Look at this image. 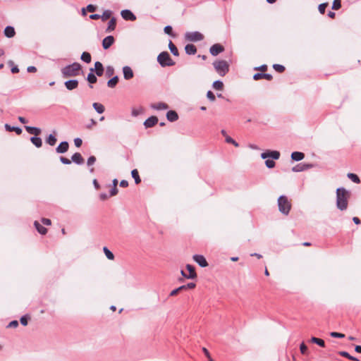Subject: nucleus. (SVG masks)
I'll list each match as a JSON object with an SVG mask.
<instances>
[{
  "mask_svg": "<svg viewBox=\"0 0 361 361\" xmlns=\"http://www.w3.org/2000/svg\"><path fill=\"white\" fill-rule=\"evenodd\" d=\"M338 354L342 356V357H346L348 359H349L350 360H353V361H358V359L350 355L348 352L346 351H339L338 352Z\"/></svg>",
  "mask_w": 361,
  "mask_h": 361,
  "instance_id": "58836bf2",
  "label": "nucleus"
},
{
  "mask_svg": "<svg viewBox=\"0 0 361 361\" xmlns=\"http://www.w3.org/2000/svg\"><path fill=\"white\" fill-rule=\"evenodd\" d=\"M114 42V37L111 35L106 37L103 41L102 45H112Z\"/></svg>",
  "mask_w": 361,
  "mask_h": 361,
  "instance_id": "f704fd0d",
  "label": "nucleus"
},
{
  "mask_svg": "<svg viewBox=\"0 0 361 361\" xmlns=\"http://www.w3.org/2000/svg\"><path fill=\"white\" fill-rule=\"evenodd\" d=\"M185 52L188 54H195L197 51L196 47H185Z\"/></svg>",
  "mask_w": 361,
  "mask_h": 361,
  "instance_id": "c03bdc74",
  "label": "nucleus"
},
{
  "mask_svg": "<svg viewBox=\"0 0 361 361\" xmlns=\"http://www.w3.org/2000/svg\"><path fill=\"white\" fill-rule=\"evenodd\" d=\"M221 134L225 137V140L227 143H229V144H232L235 147H238L239 146V144L235 142L232 137H231L230 136L227 135L226 134V132L225 130H221Z\"/></svg>",
  "mask_w": 361,
  "mask_h": 361,
  "instance_id": "5701e85b",
  "label": "nucleus"
},
{
  "mask_svg": "<svg viewBox=\"0 0 361 361\" xmlns=\"http://www.w3.org/2000/svg\"><path fill=\"white\" fill-rule=\"evenodd\" d=\"M213 64L216 71L221 76H224L229 71V65L226 61H219Z\"/></svg>",
  "mask_w": 361,
  "mask_h": 361,
  "instance_id": "39448f33",
  "label": "nucleus"
},
{
  "mask_svg": "<svg viewBox=\"0 0 361 361\" xmlns=\"http://www.w3.org/2000/svg\"><path fill=\"white\" fill-rule=\"evenodd\" d=\"M60 161H61V163H63V164H71V160L68 159V158L66 157H60Z\"/></svg>",
  "mask_w": 361,
  "mask_h": 361,
  "instance_id": "052dcab7",
  "label": "nucleus"
},
{
  "mask_svg": "<svg viewBox=\"0 0 361 361\" xmlns=\"http://www.w3.org/2000/svg\"><path fill=\"white\" fill-rule=\"evenodd\" d=\"M118 193V188L115 187H113L109 192V196H115Z\"/></svg>",
  "mask_w": 361,
  "mask_h": 361,
  "instance_id": "69168bd1",
  "label": "nucleus"
},
{
  "mask_svg": "<svg viewBox=\"0 0 361 361\" xmlns=\"http://www.w3.org/2000/svg\"><path fill=\"white\" fill-rule=\"evenodd\" d=\"M103 250H104V252L106 257L109 259L112 260L114 259V255L106 247H104Z\"/></svg>",
  "mask_w": 361,
  "mask_h": 361,
  "instance_id": "79ce46f5",
  "label": "nucleus"
},
{
  "mask_svg": "<svg viewBox=\"0 0 361 361\" xmlns=\"http://www.w3.org/2000/svg\"><path fill=\"white\" fill-rule=\"evenodd\" d=\"M305 154L300 152H293L291 154V159L295 161H299L303 159Z\"/></svg>",
  "mask_w": 361,
  "mask_h": 361,
  "instance_id": "b1692460",
  "label": "nucleus"
},
{
  "mask_svg": "<svg viewBox=\"0 0 361 361\" xmlns=\"http://www.w3.org/2000/svg\"><path fill=\"white\" fill-rule=\"evenodd\" d=\"M279 210L285 215H288L291 209V203L285 195H281L278 198Z\"/></svg>",
  "mask_w": 361,
  "mask_h": 361,
  "instance_id": "7ed1b4c3",
  "label": "nucleus"
},
{
  "mask_svg": "<svg viewBox=\"0 0 361 361\" xmlns=\"http://www.w3.org/2000/svg\"><path fill=\"white\" fill-rule=\"evenodd\" d=\"M18 326V322L17 320L11 321L7 326V328H16Z\"/></svg>",
  "mask_w": 361,
  "mask_h": 361,
  "instance_id": "bf43d9fd",
  "label": "nucleus"
},
{
  "mask_svg": "<svg viewBox=\"0 0 361 361\" xmlns=\"http://www.w3.org/2000/svg\"><path fill=\"white\" fill-rule=\"evenodd\" d=\"M86 9L89 12H94L97 10V6L92 4H89Z\"/></svg>",
  "mask_w": 361,
  "mask_h": 361,
  "instance_id": "680f3d73",
  "label": "nucleus"
},
{
  "mask_svg": "<svg viewBox=\"0 0 361 361\" xmlns=\"http://www.w3.org/2000/svg\"><path fill=\"white\" fill-rule=\"evenodd\" d=\"M29 317L27 315L22 316L20 321L22 325L26 326L27 325Z\"/></svg>",
  "mask_w": 361,
  "mask_h": 361,
  "instance_id": "5fc2aeb1",
  "label": "nucleus"
},
{
  "mask_svg": "<svg viewBox=\"0 0 361 361\" xmlns=\"http://www.w3.org/2000/svg\"><path fill=\"white\" fill-rule=\"evenodd\" d=\"M41 221L43 224L47 226H49L51 224V221L49 219L42 218Z\"/></svg>",
  "mask_w": 361,
  "mask_h": 361,
  "instance_id": "774afa93",
  "label": "nucleus"
},
{
  "mask_svg": "<svg viewBox=\"0 0 361 361\" xmlns=\"http://www.w3.org/2000/svg\"><path fill=\"white\" fill-rule=\"evenodd\" d=\"M5 128L8 132H16L17 135H20L22 133V129L19 127L11 126L9 124H5Z\"/></svg>",
  "mask_w": 361,
  "mask_h": 361,
  "instance_id": "bb28decb",
  "label": "nucleus"
},
{
  "mask_svg": "<svg viewBox=\"0 0 361 361\" xmlns=\"http://www.w3.org/2000/svg\"><path fill=\"white\" fill-rule=\"evenodd\" d=\"M312 167V164L300 163V164H297L296 166H295L294 167H293L292 171L293 172H300V171L307 170Z\"/></svg>",
  "mask_w": 361,
  "mask_h": 361,
  "instance_id": "f8f14e48",
  "label": "nucleus"
},
{
  "mask_svg": "<svg viewBox=\"0 0 361 361\" xmlns=\"http://www.w3.org/2000/svg\"><path fill=\"white\" fill-rule=\"evenodd\" d=\"M330 336L333 338H343L345 337V334L338 332H331Z\"/></svg>",
  "mask_w": 361,
  "mask_h": 361,
  "instance_id": "3c124183",
  "label": "nucleus"
},
{
  "mask_svg": "<svg viewBox=\"0 0 361 361\" xmlns=\"http://www.w3.org/2000/svg\"><path fill=\"white\" fill-rule=\"evenodd\" d=\"M183 290V287H178V288L173 290L170 293V296H174V295H177L180 290Z\"/></svg>",
  "mask_w": 361,
  "mask_h": 361,
  "instance_id": "13d9d810",
  "label": "nucleus"
},
{
  "mask_svg": "<svg viewBox=\"0 0 361 361\" xmlns=\"http://www.w3.org/2000/svg\"><path fill=\"white\" fill-rule=\"evenodd\" d=\"M261 157L265 159L268 157H271L273 159H279L280 157V152L278 151H267L261 154Z\"/></svg>",
  "mask_w": 361,
  "mask_h": 361,
  "instance_id": "6e6552de",
  "label": "nucleus"
},
{
  "mask_svg": "<svg viewBox=\"0 0 361 361\" xmlns=\"http://www.w3.org/2000/svg\"><path fill=\"white\" fill-rule=\"evenodd\" d=\"M30 142L37 148L41 147L42 145V140L38 136L31 137Z\"/></svg>",
  "mask_w": 361,
  "mask_h": 361,
  "instance_id": "cd10ccee",
  "label": "nucleus"
},
{
  "mask_svg": "<svg viewBox=\"0 0 361 361\" xmlns=\"http://www.w3.org/2000/svg\"><path fill=\"white\" fill-rule=\"evenodd\" d=\"M186 269L189 271L188 274H185V272L183 270L180 271V274L184 278L188 279H194L197 277L195 267L192 265L187 264Z\"/></svg>",
  "mask_w": 361,
  "mask_h": 361,
  "instance_id": "0eeeda50",
  "label": "nucleus"
},
{
  "mask_svg": "<svg viewBox=\"0 0 361 361\" xmlns=\"http://www.w3.org/2000/svg\"><path fill=\"white\" fill-rule=\"evenodd\" d=\"M196 286V284L195 283H189L186 285L180 286V287H183V290L186 289H192Z\"/></svg>",
  "mask_w": 361,
  "mask_h": 361,
  "instance_id": "864d4df0",
  "label": "nucleus"
},
{
  "mask_svg": "<svg viewBox=\"0 0 361 361\" xmlns=\"http://www.w3.org/2000/svg\"><path fill=\"white\" fill-rule=\"evenodd\" d=\"M111 15H112L111 11L106 10L103 12V14L102 16H100V18L102 19V20L103 22H105L106 20H107L108 19H109L111 18Z\"/></svg>",
  "mask_w": 361,
  "mask_h": 361,
  "instance_id": "c9c22d12",
  "label": "nucleus"
},
{
  "mask_svg": "<svg viewBox=\"0 0 361 361\" xmlns=\"http://www.w3.org/2000/svg\"><path fill=\"white\" fill-rule=\"evenodd\" d=\"M212 87L216 90H222L224 87V83L221 80H216L213 82Z\"/></svg>",
  "mask_w": 361,
  "mask_h": 361,
  "instance_id": "ea45409f",
  "label": "nucleus"
},
{
  "mask_svg": "<svg viewBox=\"0 0 361 361\" xmlns=\"http://www.w3.org/2000/svg\"><path fill=\"white\" fill-rule=\"evenodd\" d=\"M262 78L266 79L267 80H271L273 77L271 74L264 73H257L253 75V79L255 80H258Z\"/></svg>",
  "mask_w": 361,
  "mask_h": 361,
  "instance_id": "2eb2a0df",
  "label": "nucleus"
},
{
  "mask_svg": "<svg viewBox=\"0 0 361 361\" xmlns=\"http://www.w3.org/2000/svg\"><path fill=\"white\" fill-rule=\"evenodd\" d=\"M192 259L201 267H206L208 266V263L205 257L202 255H194Z\"/></svg>",
  "mask_w": 361,
  "mask_h": 361,
  "instance_id": "1a4fd4ad",
  "label": "nucleus"
},
{
  "mask_svg": "<svg viewBox=\"0 0 361 361\" xmlns=\"http://www.w3.org/2000/svg\"><path fill=\"white\" fill-rule=\"evenodd\" d=\"M71 161L76 164H82L84 163V159L79 152H75L71 157Z\"/></svg>",
  "mask_w": 361,
  "mask_h": 361,
  "instance_id": "a211bd4d",
  "label": "nucleus"
},
{
  "mask_svg": "<svg viewBox=\"0 0 361 361\" xmlns=\"http://www.w3.org/2000/svg\"><path fill=\"white\" fill-rule=\"evenodd\" d=\"M157 61L162 67L171 66L175 64L167 51L160 53L157 57Z\"/></svg>",
  "mask_w": 361,
  "mask_h": 361,
  "instance_id": "20e7f679",
  "label": "nucleus"
},
{
  "mask_svg": "<svg viewBox=\"0 0 361 361\" xmlns=\"http://www.w3.org/2000/svg\"><path fill=\"white\" fill-rule=\"evenodd\" d=\"M327 6H328L327 3H323V4H319L318 6L319 11L322 14H324L325 13V10H326V8L327 7Z\"/></svg>",
  "mask_w": 361,
  "mask_h": 361,
  "instance_id": "09e8293b",
  "label": "nucleus"
},
{
  "mask_svg": "<svg viewBox=\"0 0 361 361\" xmlns=\"http://www.w3.org/2000/svg\"><path fill=\"white\" fill-rule=\"evenodd\" d=\"M68 147H69L68 142L66 141H63L56 148V151L59 154H63L68 151Z\"/></svg>",
  "mask_w": 361,
  "mask_h": 361,
  "instance_id": "4468645a",
  "label": "nucleus"
},
{
  "mask_svg": "<svg viewBox=\"0 0 361 361\" xmlns=\"http://www.w3.org/2000/svg\"><path fill=\"white\" fill-rule=\"evenodd\" d=\"M80 59L84 62L88 63H90L92 58H91V55H90V54L89 52L84 51L82 54Z\"/></svg>",
  "mask_w": 361,
  "mask_h": 361,
  "instance_id": "4c0bfd02",
  "label": "nucleus"
},
{
  "mask_svg": "<svg viewBox=\"0 0 361 361\" xmlns=\"http://www.w3.org/2000/svg\"><path fill=\"white\" fill-rule=\"evenodd\" d=\"M97 125V122L93 118L90 119V123L86 126L87 129H91L93 126Z\"/></svg>",
  "mask_w": 361,
  "mask_h": 361,
  "instance_id": "0e129e2a",
  "label": "nucleus"
},
{
  "mask_svg": "<svg viewBox=\"0 0 361 361\" xmlns=\"http://www.w3.org/2000/svg\"><path fill=\"white\" fill-rule=\"evenodd\" d=\"M131 175H132V177L134 178L135 183L136 184H139L141 182V179L140 178L139 173L137 169H133L131 171Z\"/></svg>",
  "mask_w": 361,
  "mask_h": 361,
  "instance_id": "e433bc0d",
  "label": "nucleus"
},
{
  "mask_svg": "<svg viewBox=\"0 0 361 361\" xmlns=\"http://www.w3.org/2000/svg\"><path fill=\"white\" fill-rule=\"evenodd\" d=\"M224 51V47H210L209 51L212 56H217Z\"/></svg>",
  "mask_w": 361,
  "mask_h": 361,
  "instance_id": "a878e982",
  "label": "nucleus"
},
{
  "mask_svg": "<svg viewBox=\"0 0 361 361\" xmlns=\"http://www.w3.org/2000/svg\"><path fill=\"white\" fill-rule=\"evenodd\" d=\"M273 68L278 73H283L285 71V67L281 64H274Z\"/></svg>",
  "mask_w": 361,
  "mask_h": 361,
  "instance_id": "49530a36",
  "label": "nucleus"
},
{
  "mask_svg": "<svg viewBox=\"0 0 361 361\" xmlns=\"http://www.w3.org/2000/svg\"><path fill=\"white\" fill-rule=\"evenodd\" d=\"M4 32V35L8 38H11V37H14L16 35V31H15L14 27L12 26H10V25L6 27Z\"/></svg>",
  "mask_w": 361,
  "mask_h": 361,
  "instance_id": "4be33fe9",
  "label": "nucleus"
},
{
  "mask_svg": "<svg viewBox=\"0 0 361 361\" xmlns=\"http://www.w3.org/2000/svg\"><path fill=\"white\" fill-rule=\"evenodd\" d=\"M81 66L80 63L75 62L72 64L66 66L61 69V73L63 78L75 77L80 74Z\"/></svg>",
  "mask_w": 361,
  "mask_h": 361,
  "instance_id": "f03ea898",
  "label": "nucleus"
},
{
  "mask_svg": "<svg viewBox=\"0 0 361 361\" xmlns=\"http://www.w3.org/2000/svg\"><path fill=\"white\" fill-rule=\"evenodd\" d=\"M350 197V192L344 188H338L336 190V207L341 210H346L348 205V200Z\"/></svg>",
  "mask_w": 361,
  "mask_h": 361,
  "instance_id": "f257e3e1",
  "label": "nucleus"
},
{
  "mask_svg": "<svg viewBox=\"0 0 361 361\" xmlns=\"http://www.w3.org/2000/svg\"><path fill=\"white\" fill-rule=\"evenodd\" d=\"M93 69L94 71L95 72V74L99 77L102 76L104 74V66L102 63L99 61H97L94 63V68Z\"/></svg>",
  "mask_w": 361,
  "mask_h": 361,
  "instance_id": "dca6fc26",
  "label": "nucleus"
},
{
  "mask_svg": "<svg viewBox=\"0 0 361 361\" xmlns=\"http://www.w3.org/2000/svg\"><path fill=\"white\" fill-rule=\"evenodd\" d=\"M348 178H350L353 182H354L355 183H359L360 182L359 177L355 173H348Z\"/></svg>",
  "mask_w": 361,
  "mask_h": 361,
  "instance_id": "37998d69",
  "label": "nucleus"
},
{
  "mask_svg": "<svg viewBox=\"0 0 361 361\" xmlns=\"http://www.w3.org/2000/svg\"><path fill=\"white\" fill-rule=\"evenodd\" d=\"M310 342L313 343H316L320 347L324 348L325 347V342L322 338H319L317 337H312L310 339Z\"/></svg>",
  "mask_w": 361,
  "mask_h": 361,
  "instance_id": "473e14b6",
  "label": "nucleus"
},
{
  "mask_svg": "<svg viewBox=\"0 0 361 361\" xmlns=\"http://www.w3.org/2000/svg\"><path fill=\"white\" fill-rule=\"evenodd\" d=\"M56 138L55 137V135H52V134H50L46 139V142L47 144H49V145L51 146H54L56 145Z\"/></svg>",
  "mask_w": 361,
  "mask_h": 361,
  "instance_id": "72a5a7b5",
  "label": "nucleus"
},
{
  "mask_svg": "<svg viewBox=\"0 0 361 361\" xmlns=\"http://www.w3.org/2000/svg\"><path fill=\"white\" fill-rule=\"evenodd\" d=\"M74 144L75 147H80L82 144V140L80 138L77 137L74 140Z\"/></svg>",
  "mask_w": 361,
  "mask_h": 361,
  "instance_id": "e2e57ef3",
  "label": "nucleus"
},
{
  "mask_svg": "<svg viewBox=\"0 0 361 361\" xmlns=\"http://www.w3.org/2000/svg\"><path fill=\"white\" fill-rule=\"evenodd\" d=\"M122 18L126 20L134 21L136 19V16L130 10L125 9L121 12Z\"/></svg>",
  "mask_w": 361,
  "mask_h": 361,
  "instance_id": "9d476101",
  "label": "nucleus"
},
{
  "mask_svg": "<svg viewBox=\"0 0 361 361\" xmlns=\"http://www.w3.org/2000/svg\"><path fill=\"white\" fill-rule=\"evenodd\" d=\"M275 162L274 160L267 159L265 161V165L269 169H272L275 166Z\"/></svg>",
  "mask_w": 361,
  "mask_h": 361,
  "instance_id": "8fccbe9b",
  "label": "nucleus"
},
{
  "mask_svg": "<svg viewBox=\"0 0 361 361\" xmlns=\"http://www.w3.org/2000/svg\"><path fill=\"white\" fill-rule=\"evenodd\" d=\"M341 7V0H334L332 4V9L338 10Z\"/></svg>",
  "mask_w": 361,
  "mask_h": 361,
  "instance_id": "a18cd8bd",
  "label": "nucleus"
},
{
  "mask_svg": "<svg viewBox=\"0 0 361 361\" xmlns=\"http://www.w3.org/2000/svg\"><path fill=\"white\" fill-rule=\"evenodd\" d=\"M26 131L31 135H34L35 136H38L41 133V129L37 127L33 126H25Z\"/></svg>",
  "mask_w": 361,
  "mask_h": 361,
  "instance_id": "6ab92c4d",
  "label": "nucleus"
},
{
  "mask_svg": "<svg viewBox=\"0 0 361 361\" xmlns=\"http://www.w3.org/2000/svg\"><path fill=\"white\" fill-rule=\"evenodd\" d=\"M66 87L68 90H73L78 87V80H69L65 82L64 83Z\"/></svg>",
  "mask_w": 361,
  "mask_h": 361,
  "instance_id": "f3484780",
  "label": "nucleus"
},
{
  "mask_svg": "<svg viewBox=\"0 0 361 361\" xmlns=\"http://www.w3.org/2000/svg\"><path fill=\"white\" fill-rule=\"evenodd\" d=\"M207 97L212 102H214L216 97L212 91H208L207 93Z\"/></svg>",
  "mask_w": 361,
  "mask_h": 361,
  "instance_id": "6e6d98bb",
  "label": "nucleus"
},
{
  "mask_svg": "<svg viewBox=\"0 0 361 361\" xmlns=\"http://www.w3.org/2000/svg\"><path fill=\"white\" fill-rule=\"evenodd\" d=\"M169 48L170 49L171 52L174 56H178V55H179V53H178V47H169Z\"/></svg>",
  "mask_w": 361,
  "mask_h": 361,
  "instance_id": "4d7b16f0",
  "label": "nucleus"
},
{
  "mask_svg": "<svg viewBox=\"0 0 361 361\" xmlns=\"http://www.w3.org/2000/svg\"><path fill=\"white\" fill-rule=\"evenodd\" d=\"M185 39L188 42H197L204 39V35L197 31L186 32Z\"/></svg>",
  "mask_w": 361,
  "mask_h": 361,
  "instance_id": "423d86ee",
  "label": "nucleus"
},
{
  "mask_svg": "<svg viewBox=\"0 0 361 361\" xmlns=\"http://www.w3.org/2000/svg\"><path fill=\"white\" fill-rule=\"evenodd\" d=\"M90 72L87 75V80L90 84L96 83L97 81V78L96 75L94 74V69L92 68L90 69Z\"/></svg>",
  "mask_w": 361,
  "mask_h": 361,
  "instance_id": "393cba45",
  "label": "nucleus"
},
{
  "mask_svg": "<svg viewBox=\"0 0 361 361\" xmlns=\"http://www.w3.org/2000/svg\"><path fill=\"white\" fill-rule=\"evenodd\" d=\"M116 25V19L115 18H111L108 23V27L106 30V32H109L115 30Z\"/></svg>",
  "mask_w": 361,
  "mask_h": 361,
  "instance_id": "c85d7f7f",
  "label": "nucleus"
},
{
  "mask_svg": "<svg viewBox=\"0 0 361 361\" xmlns=\"http://www.w3.org/2000/svg\"><path fill=\"white\" fill-rule=\"evenodd\" d=\"M300 350L302 355H307L308 350L307 345L302 342L300 345Z\"/></svg>",
  "mask_w": 361,
  "mask_h": 361,
  "instance_id": "de8ad7c7",
  "label": "nucleus"
},
{
  "mask_svg": "<svg viewBox=\"0 0 361 361\" xmlns=\"http://www.w3.org/2000/svg\"><path fill=\"white\" fill-rule=\"evenodd\" d=\"M114 74V67L111 66H106V73H105L106 77L110 78Z\"/></svg>",
  "mask_w": 361,
  "mask_h": 361,
  "instance_id": "a19ab883",
  "label": "nucleus"
},
{
  "mask_svg": "<svg viewBox=\"0 0 361 361\" xmlns=\"http://www.w3.org/2000/svg\"><path fill=\"white\" fill-rule=\"evenodd\" d=\"M151 108L157 111L165 110L169 109L167 104L164 102H158L151 104Z\"/></svg>",
  "mask_w": 361,
  "mask_h": 361,
  "instance_id": "aec40b11",
  "label": "nucleus"
},
{
  "mask_svg": "<svg viewBox=\"0 0 361 361\" xmlns=\"http://www.w3.org/2000/svg\"><path fill=\"white\" fill-rule=\"evenodd\" d=\"M118 77L117 75L114 76L107 82V86L110 88H114L116 86L117 83L118 82Z\"/></svg>",
  "mask_w": 361,
  "mask_h": 361,
  "instance_id": "7c9ffc66",
  "label": "nucleus"
},
{
  "mask_svg": "<svg viewBox=\"0 0 361 361\" xmlns=\"http://www.w3.org/2000/svg\"><path fill=\"white\" fill-rule=\"evenodd\" d=\"M93 108L98 114H102L104 112L105 108L103 104L97 102H94L92 104Z\"/></svg>",
  "mask_w": 361,
  "mask_h": 361,
  "instance_id": "2f4dec72",
  "label": "nucleus"
},
{
  "mask_svg": "<svg viewBox=\"0 0 361 361\" xmlns=\"http://www.w3.org/2000/svg\"><path fill=\"white\" fill-rule=\"evenodd\" d=\"M158 118L155 116H152L147 118L144 122V126L146 128H152L158 123Z\"/></svg>",
  "mask_w": 361,
  "mask_h": 361,
  "instance_id": "9b49d317",
  "label": "nucleus"
},
{
  "mask_svg": "<svg viewBox=\"0 0 361 361\" xmlns=\"http://www.w3.org/2000/svg\"><path fill=\"white\" fill-rule=\"evenodd\" d=\"M96 161V157L94 156H90L87 159V164L88 166L93 165Z\"/></svg>",
  "mask_w": 361,
  "mask_h": 361,
  "instance_id": "603ef678",
  "label": "nucleus"
},
{
  "mask_svg": "<svg viewBox=\"0 0 361 361\" xmlns=\"http://www.w3.org/2000/svg\"><path fill=\"white\" fill-rule=\"evenodd\" d=\"M35 227L37 231L42 235H45L47 233V229L42 226L38 221H35L34 223Z\"/></svg>",
  "mask_w": 361,
  "mask_h": 361,
  "instance_id": "c756f323",
  "label": "nucleus"
},
{
  "mask_svg": "<svg viewBox=\"0 0 361 361\" xmlns=\"http://www.w3.org/2000/svg\"><path fill=\"white\" fill-rule=\"evenodd\" d=\"M166 118L170 122H174L178 119V115L175 111L171 110L166 113Z\"/></svg>",
  "mask_w": 361,
  "mask_h": 361,
  "instance_id": "412c9836",
  "label": "nucleus"
},
{
  "mask_svg": "<svg viewBox=\"0 0 361 361\" xmlns=\"http://www.w3.org/2000/svg\"><path fill=\"white\" fill-rule=\"evenodd\" d=\"M123 78L128 80L133 78L134 73L132 68L130 66H126L123 67Z\"/></svg>",
  "mask_w": 361,
  "mask_h": 361,
  "instance_id": "ddd939ff",
  "label": "nucleus"
},
{
  "mask_svg": "<svg viewBox=\"0 0 361 361\" xmlns=\"http://www.w3.org/2000/svg\"><path fill=\"white\" fill-rule=\"evenodd\" d=\"M172 27L170 25H167L164 27V32L168 35H171L172 33Z\"/></svg>",
  "mask_w": 361,
  "mask_h": 361,
  "instance_id": "338daca9",
  "label": "nucleus"
}]
</instances>
